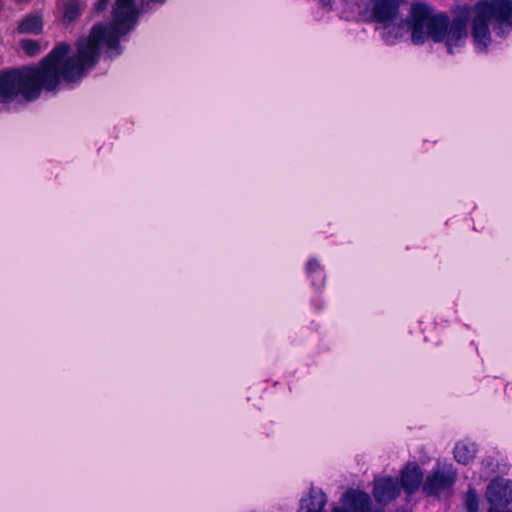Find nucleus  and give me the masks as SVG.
<instances>
[{
    "label": "nucleus",
    "instance_id": "nucleus-17",
    "mask_svg": "<svg viewBox=\"0 0 512 512\" xmlns=\"http://www.w3.org/2000/svg\"><path fill=\"white\" fill-rule=\"evenodd\" d=\"M320 3L324 8L331 9V0H320Z\"/></svg>",
    "mask_w": 512,
    "mask_h": 512
},
{
    "label": "nucleus",
    "instance_id": "nucleus-8",
    "mask_svg": "<svg viewBox=\"0 0 512 512\" xmlns=\"http://www.w3.org/2000/svg\"><path fill=\"white\" fill-rule=\"evenodd\" d=\"M423 471L417 462H409L401 471L400 489L403 488L407 495L415 493L422 485Z\"/></svg>",
    "mask_w": 512,
    "mask_h": 512
},
{
    "label": "nucleus",
    "instance_id": "nucleus-10",
    "mask_svg": "<svg viewBox=\"0 0 512 512\" xmlns=\"http://www.w3.org/2000/svg\"><path fill=\"white\" fill-rule=\"evenodd\" d=\"M17 31L20 34L38 35L43 31V18L38 12L25 16L18 24Z\"/></svg>",
    "mask_w": 512,
    "mask_h": 512
},
{
    "label": "nucleus",
    "instance_id": "nucleus-1",
    "mask_svg": "<svg viewBox=\"0 0 512 512\" xmlns=\"http://www.w3.org/2000/svg\"><path fill=\"white\" fill-rule=\"evenodd\" d=\"M81 80V38L77 52L66 43L56 45L38 66H23L0 74V103L17 97L37 99L41 90H55L61 82L75 84Z\"/></svg>",
    "mask_w": 512,
    "mask_h": 512
},
{
    "label": "nucleus",
    "instance_id": "nucleus-3",
    "mask_svg": "<svg viewBox=\"0 0 512 512\" xmlns=\"http://www.w3.org/2000/svg\"><path fill=\"white\" fill-rule=\"evenodd\" d=\"M472 39L478 52L491 44L490 26L499 36L512 31V0H480L472 8Z\"/></svg>",
    "mask_w": 512,
    "mask_h": 512
},
{
    "label": "nucleus",
    "instance_id": "nucleus-14",
    "mask_svg": "<svg viewBox=\"0 0 512 512\" xmlns=\"http://www.w3.org/2000/svg\"><path fill=\"white\" fill-rule=\"evenodd\" d=\"M20 47L28 56H36L42 50L39 41L33 39H23L20 42Z\"/></svg>",
    "mask_w": 512,
    "mask_h": 512
},
{
    "label": "nucleus",
    "instance_id": "nucleus-16",
    "mask_svg": "<svg viewBox=\"0 0 512 512\" xmlns=\"http://www.w3.org/2000/svg\"><path fill=\"white\" fill-rule=\"evenodd\" d=\"M507 507H489L487 512H512Z\"/></svg>",
    "mask_w": 512,
    "mask_h": 512
},
{
    "label": "nucleus",
    "instance_id": "nucleus-12",
    "mask_svg": "<svg viewBox=\"0 0 512 512\" xmlns=\"http://www.w3.org/2000/svg\"><path fill=\"white\" fill-rule=\"evenodd\" d=\"M63 21L66 24L74 22L82 11L81 3L77 0H67L63 3Z\"/></svg>",
    "mask_w": 512,
    "mask_h": 512
},
{
    "label": "nucleus",
    "instance_id": "nucleus-11",
    "mask_svg": "<svg viewBox=\"0 0 512 512\" xmlns=\"http://www.w3.org/2000/svg\"><path fill=\"white\" fill-rule=\"evenodd\" d=\"M477 453V446L473 442H459L454 448V459L462 465L473 461Z\"/></svg>",
    "mask_w": 512,
    "mask_h": 512
},
{
    "label": "nucleus",
    "instance_id": "nucleus-4",
    "mask_svg": "<svg viewBox=\"0 0 512 512\" xmlns=\"http://www.w3.org/2000/svg\"><path fill=\"white\" fill-rule=\"evenodd\" d=\"M344 508L334 507L332 512H384L383 509L373 508L368 493L359 490H348L342 497ZM327 496L320 488L312 487L308 493L300 499L297 512H327L325 506Z\"/></svg>",
    "mask_w": 512,
    "mask_h": 512
},
{
    "label": "nucleus",
    "instance_id": "nucleus-5",
    "mask_svg": "<svg viewBox=\"0 0 512 512\" xmlns=\"http://www.w3.org/2000/svg\"><path fill=\"white\" fill-rule=\"evenodd\" d=\"M457 476V469L452 463L438 461L427 474L422 491L427 496H435L439 499L448 498L453 494Z\"/></svg>",
    "mask_w": 512,
    "mask_h": 512
},
{
    "label": "nucleus",
    "instance_id": "nucleus-18",
    "mask_svg": "<svg viewBox=\"0 0 512 512\" xmlns=\"http://www.w3.org/2000/svg\"><path fill=\"white\" fill-rule=\"evenodd\" d=\"M319 303L320 304L317 306V308H321V306L323 305V302H321L320 300H319Z\"/></svg>",
    "mask_w": 512,
    "mask_h": 512
},
{
    "label": "nucleus",
    "instance_id": "nucleus-13",
    "mask_svg": "<svg viewBox=\"0 0 512 512\" xmlns=\"http://www.w3.org/2000/svg\"><path fill=\"white\" fill-rule=\"evenodd\" d=\"M464 507L467 512H478L479 509V496L474 487L469 486L465 497H464Z\"/></svg>",
    "mask_w": 512,
    "mask_h": 512
},
{
    "label": "nucleus",
    "instance_id": "nucleus-9",
    "mask_svg": "<svg viewBox=\"0 0 512 512\" xmlns=\"http://www.w3.org/2000/svg\"><path fill=\"white\" fill-rule=\"evenodd\" d=\"M305 272L315 289L319 290L325 286V269L317 258L311 257L308 259L305 264Z\"/></svg>",
    "mask_w": 512,
    "mask_h": 512
},
{
    "label": "nucleus",
    "instance_id": "nucleus-15",
    "mask_svg": "<svg viewBox=\"0 0 512 512\" xmlns=\"http://www.w3.org/2000/svg\"><path fill=\"white\" fill-rule=\"evenodd\" d=\"M110 0H99L96 4V10L101 12L106 9Z\"/></svg>",
    "mask_w": 512,
    "mask_h": 512
},
{
    "label": "nucleus",
    "instance_id": "nucleus-6",
    "mask_svg": "<svg viewBox=\"0 0 512 512\" xmlns=\"http://www.w3.org/2000/svg\"><path fill=\"white\" fill-rule=\"evenodd\" d=\"M485 498L490 507H507L512 502V481L495 478L488 485Z\"/></svg>",
    "mask_w": 512,
    "mask_h": 512
},
{
    "label": "nucleus",
    "instance_id": "nucleus-2",
    "mask_svg": "<svg viewBox=\"0 0 512 512\" xmlns=\"http://www.w3.org/2000/svg\"><path fill=\"white\" fill-rule=\"evenodd\" d=\"M411 31V40L420 45L428 40L435 43L444 42L449 54L462 47L467 40V18L455 17L453 20L445 13H435L430 5L422 2L411 4L408 18L397 27L387 24L383 38L392 45L402 37L403 33Z\"/></svg>",
    "mask_w": 512,
    "mask_h": 512
},
{
    "label": "nucleus",
    "instance_id": "nucleus-7",
    "mask_svg": "<svg viewBox=\"0 0 512 512\" xmlns=\"http://www.w3.org/2000/svg\"><path fill=\"white\" fill-rule=\"evenodd\" d=\"M397 477L385 476L374 481L373 497L380 504H388L400 495Z\"/></svg>",
    "mask_w": 512,
    "mask_h": 512
}]
</instances>
